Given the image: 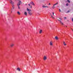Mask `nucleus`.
Listing matches in <instances>:
<instances>
[{"mask_svg": "<svg viewBox=\"0 0 73 73\" xmlns=\"http://www.w3.org/2000/svg\"><path fill=\"white\" fill-rule=\"evenodd\" d=\"M48 5H50V3H49Z\"/></svg>", "mask_w": 73, "mask_h": 73, "instance_id": "c85d7f7f", "label": "nucleus"}, {"mask_svg": "<svg viewBox=\"0 0 73 73\" xmlns=\"http://www.w3.org/2000/svg\"><path fill=\"white\" fill-rule=\"evenodd\" d=\"M27 11H28L29 12H31V10L27 8Z\"/></svg>", "mask_w": 73, "mask_h": 73, "instance_id": "9b49d317", "label": "nucleus"}, {"mask_svg": "<svg viewBox=\"0 0 73 73\" xmlns=\"http://www.w3.org/2000/svg\"><path fill=\"white\" fill-rule=\"evenodd\" d=\"M27 11H28L29 12H31V10L27 8Z\"/></svg>", "mask_w": 73, "mask_h": 73, "instance_id": "f8f14e48", "label": "nucleus"}, {"mask_svg": "<svg viewBox=\"0 0 73 73\" xmlns=\"http://www.w3.org/2000/svg\"><path fill=\"white\" fill-rule=\"evenodd\" d=\"M21 4V1H20V0H19V3L17 4V5L18 7V9H20V7L19 6V5H20Z\"/></svg>", "mask_w": 73, "mask_h": 73, "instance_id": "f257e3e1", "label": "nucleus"}, {"mask_svg": "<svg viewBox=\"0 0 73 73\" xmlns=\"http://www.w3.org/2000/svg\"><path fill=\"white\" fill-rule=\"evenodd\" d=\"M43 59L44 61L46 60V59H47V58H46V56H44L43 58Z\"/></svg>", "mask_w": 73, "mask_h": 73, "instance_id": "20e7f679", "label": "nucleus"}, {"mask_svg": "<svg viewBox=\"0 0 73 73\" xmlns=\"http://www.w3.org/2000/svg\"><path fill=\"white\" fill-rule=\"evenodd\" d=\"M42 7V8H48V7L46 6H44V5H43Z\"/></svg>", "mask_w": 73, "mask_h": 73, "instance_id": "0eeeda50", "label": "nucleus"}, {"mask_svg": "<svg viewBox=\"0 0 73 73\" xmlns=\"http://www.w3.org/2000/svg\"><path fill=\"white\" fill-rule=\"evenodd\" d=\"M17 70H18V71H20V68H18L17 69Z\"/></svg>", "mask_w": 73, "mask_h": 73, "instance_id": "a211bd4d", "label": "nucleus"}, {"mask_svg": "<svg viewBox=\"0 0 73 73\" xmlns=\"http://www.w3.org/2000/svg\"><path fill=\"white\" fill-rule=\"evenodd\" d=\"M66 27H67V26H66Z\"/></svg>", "mask_w": 73, "mask_h": 73, "instance_id": "7c9ffc66", "label": "nucleus"}, {"mask_svg": "<svg viewBox=\"0 0 73 73\" xmlns=\"http://www.w3.org/2000/svg\"><path fill=\"white\" fill-rule=\"evenodd\" d=\"M71 29V30H72H72H73V29H72V28Z\"/></svg>", "mask_w": 73, "mask_h": 73, "instance_id": "c756f323", "label": "nucleus"}, {"mask_svg": "<svg viewBox=\"0 0 73 73\" xmlns=\"http://www.w3.org/2000/svg\"><path fill=\"white\" fill-rule=\"evenodd\" d=\"M67 1L68 2V3H70V1H69V0H68Z\"/></svg>", "mask_w": 73, "mask_h": 73, "instance_id": "4be33fe9", "label": "nucleus"}, {"mask_svg": "<svg viewBox=\"0 0 73 73\" xmlns=\"http://www.w3.org/2000/svg\"><path fill=\"white\" fill-rule=\"evenodd\" d=\"M29 6H30V7L31 8H32V6H31V5L29 4Z\"/></svg>", "mask_w": 73, "mask_h": 73, "instance_id": "dca6fc26", "label": "nucleus"}, {"mask_svg": "<svg viewBox=\"0 0 73 73\" xmlns=\"http://www.w3.org/2000/svg\"><path fill=\"white\" fill-rule=\"evenodd\" d=\"M11 12H12V11H11Z\"/></svg>", "mask_w": 73, "mask_h": 73, "instance_id": "473e14b6", "label": "nucleus"}, {"mask_svg": "<svg viewBox=\"0 0 73 73\" xmlns=\"http://www.w3.org/2000/svg\"><path fill=\"white\" fill-rule=\"evenodd\" d=\"M55 38L56 40H58V38L57 37V36H56L55 37Z\"/></svg>", "mask_w": 73, "mask_h": 73, "instance_id": "ddd939ff", "label": "nucleus"}, {"mask_svg": "<svg viewBox=\"0 0 73 73\" xmlns=\"http://www.w3.org/2000/svg\"><path fill=\"white\" fill-rule=\"evenodd\" d=\"M42 30H40V31L39 32V33H42Z\"/></svg>", "mask_w": 73, "mask_h": 73, "instance_id": "aec40b11", "label": "nucleus"}, {"mask_svg": "<svg viewBox=\"0 0 73 73\" xmlns=\"http://www.w3.org/2000/svg\"><path fill=\"white\" fill-rule=\"evenodd\" d=\"M63 44H64V46H66V43H65V42L64 41L63 42Z\"/></svg>", "mask_w": 73, "mask_h": 73, "instance_id": "4468645a", "label": "nucleus"}, {"mask_svg": "<svg viewBox=\"0 0 73 73\" xmlns=\"http://www.w3.org/2000/svg\"><path fill=\"white\" fill-rule=\"evenodd\" d=\"M59 11L61 12V9H59Z\"/></svg>", "mask_w": 73, "mask_h": 73, "instance_id": "a878e982", "label": "nucleus"}, {"mask_svg": "<svg viewBox=\"0 0 73 73\" xmlns=\"http://www.w3.org/2000/svg\"><path fill=\"white\" fill-rule=\"evenodd\" d=\"M66 6H68V3H67L66 4Z\"/></svg>", "mask_w": 73, "mask_h": 73, "instance_id": "5701e85b", "label": "nucleus"}, {"mask_svg": "<svg viewBox=\"0 0 73 73\" xmlns=\"http://www.w3.org/2000/svg\"><path fill=\"white\" fill-rule=\"evenodd\" d=\"M29 14L30 15H32V13H31L30 12H29Z\"/></svg>", "mask_w": 73, "mask_h": 73, "instance_id": "9d476101", "label": "nucleus"}, {"mask_svg": "<svg viewBox=\"0 0 73 73\" xmlns=\"http://www.w3.org/2000/svg\"><path fill=\"white\" fill-rule=\"evenodd\" d=\"M69 12H70L69 11H68L67 12L68 13H69Z\"/></svg>", "mask_w": 73, "mask_h": 73, "instance_id": "bb28decb", "label": "nucleus"}, {"mask_svg": "<svg viewBox=\"0 0 73 73\" xmlns=\"http://www.w3.org/2000/svg\"><path fill=\"white\" fill-rule=\"evenodd\" d=\"M17 13L18 14V15H20V12H19V11H18V12H17Z\"/></svg>", "mask_w": 73, "mask_h": 73, "instance_id": "6ab92c4d", "label": "nucleus"}, {"mask_svg": "<svg viewBox=\"0 0 73 73\" xmlns=\"http://www.w3.org/2000/svg\"><path fill=\"white\" fill-rule=\"evenodd\" d=\"M50 45L51 46H53V43H52V41H51L50 42Z\"/></svg>", "mask_w": 73, "mask_h": 73, "instance_id": "6e6552de", "label": "nucleus"}, {"mask_svg": "<svg viewBox=\"0 0 73 73\" xmlns=\"http://www.w3.org/2000/svg\"><path fill=\"white\" fill-rule=\"evenodd\" d=\"M64 18L65 19H66V17H65Z\"/></svg>", "mask_w": 73, "mask_h": 73, "instance_id": "b1692460", "label": "nucleus"}, {"mask_svg": "<svg viewBox=\"0 0 73 73\" xmlns=\"http://www.w3.org/2000/svg\"><path fill=\"white\" fill-rule=\"evenodd\" d=\"M51 17H52V18L53 19H54V18L53 17V16L51 15Z\"/></svg>", "mask_w": 73, "mask_h": 73, "instance_id": "412c9836", "label": "nucleus"}, {"mask_svg": "<svg viewBox=\"0 0 73 73\" xmlns=\"http://www.w3.org/2000/svg\"><path fill=\"white\" fill-rule=\"evenodd\" d=\"M54 13L53 12V13H52V14H53V15L54 16Z\"/></svg>", "mask_w": 73, "mask_h": 73, "instance_id": "393cba45", "label": "nucleus"}, {"mask_svg": "<svg viewBox=\"0 0 73 73\" xmlns=\"http://www.w3.org/2000/svg\"><path fill=\"white\" fill-rule=\"evenodd\" d=\"M15 45V44L12 43L10 45V46L11 48H12L13 47V46H14Z\"/></svg>", "mask_w": 73, "mask_h": 73, "instance_id": "423d86ee", "label": "nucleus"}, {"mask_svg": "<svg viewBox=\"0 0 73 73\" xmlns=\"http://www.w3.org/2000/svg\"><path fill=\"white\" fill-rule=\"evenodd\" d=\"M15 9V7H14V5H13V8L11 9V10H13V9Z\"/></svg>", "mask_w": 73, "mask_h": 73, "instance_id": "2eb2a0df", "label": "nucleus"}, {"mask_svg": "<svg viewBox=\"0 0 73 73\" xmlns=\"http://www.w3.org/2000/svg\"><path fill=\"white\" fill-rule=\"evenodd\" d=\"M58 21H59L60 22V23L62 24V25H64V23H62V21H61V20H62V19L59 18L58 19Z\"/></svg>", "mask_w": 73, "mask_h": 73, "instance_id": "f03ea898", "label": "nucleus"}, {"mask_svg": "<svg viewBox=\"0 0 73 73\" xmlns=\"http://www.w3.org/2000/svg\"><path fill=\"white\" fill-rule=\"evenodd\" d=\"M9 2L10 4H11L13 5L14 4V3L12 1H11V0H10Z\"/></svg>", "mask_w": 73, "mask_h": 73, "instance_id": "7ed1b4c3", "label": "nucleus"}, {"mask_svg": "<svg viewBox=\"0 0 73 73\" xmlns=\"http://www.w3.org/2000/svg\"><path fill=\"white\" fill-rule=\"evenodd\" d=\"M24 15L27 16V13L26 12H25Z\"/></svg>", "mask_w": 73, "mask_h": 73, "instance_id": "f3484780", "label": "nucleus"}, {"mask_svg": "<svg viewBox=\"0 0 73 73\" xmlns=\"http://www.w3.org/2000/svg\"><path fill=\"white\" fill-rule=\"evenodd\" d=\"M72 31H73V30H72Z\"/></svg>", "mask_w": 73, "mask_h": 73, "instance_id": "2f4dec72", "label": "nucleus"}, {"mask_svg": "<svg viewBox=\"0 0 73 73\" xmlns=\"http://www.w3.org/2000/svg\"><path fill=\"white\" fill-rule=\"evenodd\" d=\"M58 2H57V3H56V4H54V6H53L52 7V8L53 9H54V8H55V7H54V5H57V4H58Z\"/></svg>", "mask_w": 73, "mask_h": 73, "instance_id": "39448f33", "label": "nucleus"}, {"mask_svg": "<svg viewBox=\"0 0 73 73\" xmlns=\"http://www.w3.org/2000/svg\"><path fill=\"white\" fill-rule=\"evenodd\" d=\"M72 21H73V18H72Z\"/></svg>", "mask_w": 73, "mask_h": 73, "instance_id": "cd10ccee", "label": "nucleus"}, {"mask_svg": "<svg viewBox=\"0 0 73 73\" xmlns=\"http://www.w3.org/2000/svg\"><path fill=\"white\" fill-rule=\"evenodd\" d=\"M30 4H32V5H35V4H34L33 2H31Z\"/></svg>", "mask_w": 73, "mask_h": 73, "instance_id": "1a4fd4ad", "label": "nucleus"}]
</instances>
